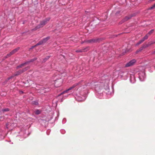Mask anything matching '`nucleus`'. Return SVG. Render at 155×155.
Listing matches in <instances>:
<instances>
[{"label":"nucleus","instance_id":"7ed1b4c3","mask_svg":"<svg viewBox=\"0 0 155 155\" xmlns=\"http://www.w3.org/2000/svg\"><path fill=\"white\" fill-rule=\"evenodd\" d=\"M28 68H29V67H27L25 68H24V69H23L22 70H20L19 71H18L17 72H16L15 73V74L13 76H11L9 78H8V80L10 79L13 77L15 76H18L19 74H20L21 73H22L23 72H24L25 71H26L27 70Z\"/></svg>","mask_w":155,"mask_h":155},{"label":"nucleus","instance_id":"dca6fc26","mask_svg":"<svg viewBox=\"0 0 155 155\" xmlns=\"http://www.w3.org/2000/svg\"><path fill=\"white\" fill-rule=\"evenodd\" d=\"M32 104L34 105H37L38 104V102L37 101H34L32 102Z\"/></svg>","mask_w":155,"mask_h":155},{"label":"nucleus","instance_id":"20e7f679","mask_svg":"<svg viewBox=\"0 0 155 155\" xmlns=\"http://www.w3.org/2000/svg\"><path fill=\"white\" fill-rule=\"evenodd\" d=\"M63 82V80L61 79L56 80L54 82V86L56 87H58L61 85Z\"/></svg>","mask_w":155,"mask_h":155},{"label":"nucleus","instance_id":"a878e982","mask_svg":"<svg viewBox=\"0 0 155 155\" xmlns=\"http://www.w3.org/2000/svg\"><path fill=\"white\" fill-rule=\"evenodd\" d=\"M20 93H23V92L22 91H20Z\"/></svg>","mask_w":155,"mask_h":155},{"label":"nucleus","instance_id":"f3484780","mask_svg":"<svg viewBox=\"0 0 155 155\" xmlns=\"http://www.w3.org/2000/svg\"><path fill=\"white\" fill-rule=\"evenodd\" d=\"M41 112V111L40 110H36L35 112V113L36 114H40Z\"/></svg>","mask_w":155,"mask_h":155},{"label":"nucleus","instance_id":"0eeeda50","mask_svg":"<svg viewBox=\"0 0 155 155\" xmlns=\"http://www.w3.org/2000/svg\"><path fill=\"white\" fill-rule=\"evenodd\" d=\"M136 60L135 59H133L130 61V62L126 64L125 67H127L133 65L136 62Z\"/></svg>","mask_w":155,"mask_h":155},{"label":"nucleus","instance_id":"2eb2a0df","mask_svg":"<svg viewBox=\"0 0 155 155\" xmlns=\"http://www.w3.org/2000/svg\"><path fill=\"white\" fill-rule=\"evenodd\" d=\"M50 38V37L49 36L47 37L46 38L43 39L42 40V41L44 43L46 42Z\"/></svg>","mask_w":155,"mask_h":155},{"label":"nucleus","instance_id":"423d86ee","mask_svg":"<svg viewBox=\"0 0 155 155\" xmlns=\"http://www.w3.org/2000/svg\"><path fill=\"white\" fill-rule=\"evenodd\" d=\"M36 59H37L36 58H35L34 59L31 60L29 61L25 62L24 63H23L17 66V68L18 69L20 68H21V67L24 66L25 65L29 63V62H33V61H35V60H36Z\"/></svg>","mask_w":155,"mask_h":155},{"label":"nucleus","instance_id":"f257e3e1","mask_svg":"<svg viewBox=\"0 0 155 155\" xmlns=\"http://www.w3.org/2000/svg\"><path fill=\"white\" fill-rule=\"evenodd\" d=\"M83 83H84V82L83 81H81L78 83H75L72 86L70 87L68 89L63 91L59 95L63 94L65 93H68L69 91L71 90H72L73 91H77L80 87L82 85H83Z\"/></svg>","mask_w":155,"mask_h":155},{"label":"nucleus","instance_id":"6e6552de","mask_svg":"<svg viewBox=\"0 0 155 155\" xmlns=\"http://www.w3.org/2000/svg\"><path fill=\"white\" fill-rule=\"evenodd\" d=\"M20 48L19 47H18L13 50H12L11 52L9 54H8L7 55V56L6 57V58H8L13 54H14V53L17 52V51H18L19 49Z\"/></svg>","mask_w":155,"mask_h":155},{"label":"nucleus","instance_id":"aec40b11","mask_svg":"<svg viewBox=\"0 0 155 155\" xmlns=\"http://www.w3.org/2000/svg\"><path fill=\"white\" fill-rule=\"evenodd\" d=\"M154 31V29H152L147 34L149 36L151 34H152Z\"/></svg>","mask_w":155,"mask_h":155},{"label":"nucleus","instance_id":"412c9836","mask_svg":"<svg viewBox=\"0 0 155 155\" xmlns=\"http://www.w3.org/2000/svg\"><path fill=\"white\" fill-rule=\"evenodd\" d=\"M9 111V109L8 108H6L4 109H3L2 110V111L3 112H6V111Z\"/></svg>","mask_w":155,"mask_h":155},{"label":"nucleus","instance_id":"b1692460","mask_svg":"<svg viewBox=\"0 0 155 155\" xmlns=\"http://www.w3.org/2000/svg\"><path fill=\"white\" fill-rule=\"evenodd\" d=\"M155 8V3L151 7H150V9H153Z\"/></svg>","mask_w":155,"mask_h":155},{"label":"nucleus","instance_id":"a211bd4d","mask_svg":"<svg viewBox=\"0 0 155 155\" xmlns=\"http://www.w3.org/2000/svg\"><path fill=\"white\" fill-rule=\"evenodd\" d=\"M149 36L147 34L146 35H145V36L142 38L143 40L144 41L148 38Z\"/></svg>","mask_w":155,"mask_h":155},{"label":"nucleus","instance_id":"f8f14e48","mask_svg":"<svg viewBox=\"0 0 155 155\" xmlns=\"http://www.w3.org/2000/svg\"><path fill=\"white\" fill-rule=\"evenodd\" d=\"M44 43L43 42L42 40H41L39 41L37 44H36L35 45L33 46H32V48H35L36 46L41 45L42 44Z\"/></svg>","mask_w":155,"mask_h":155},{"label":"nucleus","instance_id":"4be33fe9","mask_svg":"<svg viewBox=\"0 0 155 155\" xmlns=\"http://www.w3.org/2000/svg\"><path fill=\"white\" fill-rule=\"evenodd\" d=\"M50 56H48L46 57L45 59H44L43 61L45 62V61H46L48 59L50 58Z\"/></svg>","mask_w":155,"mask_h":155},{"label":"nucleus","instance_id":"1a4fd4ad","mask_svg":"<svg viewBox=\"0 0 155 155\" xmlns=\"http://www.w3.org/2000/svg\"><path fill=\"white\" fill-rule=\"evenodd\" d=\"M102 90H103V91L104 92V93L105 94H110V88L108 86H107L105 89Z\"/></svg>","mask_w":155,"mask_h":155},{"label":"nucleus","instance_id":"f03ea898","mask_svg":"<svg viewBox=\"0 0 155 155\" xmlns=\"http://www.w3.org/2000/svg\"><path fill=\"white\" fill-rule=\"evenodd\" d=\"M50 18H48L45 19L44 20L41 21L39 25H37L35 28L32 30V31L36 30L37 29L42 27L47 24V21H49L50 20Z\"/></svg>","mask_w":155,"mask_h":155},{"label":"nucleus","instance_id":"9d476101","mask_svg":"<svg viewBox=\"0 0 155 155\" xmlns=\"http://www.w3.org/2000/svg\"><path fill=\"white\" fill-rule=\"evenodd\" d=\"M89 49L88 47H86L84 48L81 50H78L75 51L76 52H81L87 51Z\"/></svg>","mask_w":155,"mask_h":155},{"label":"nucleus","instance_id":"6ab92c4d","mask_svg":"<svg viewBox=\"0 0 155 155\" xmlns=\"http://www.w3.org/2000/svg\"><path fill=\"white\" fill-rule=\"evenodd\" d=\"M144 41L142 39L140 40L137 43V45H139L141 43H142V42H143Z\"/></svg>","mask_w":155,"mask_h":155},{"label":"nucleus","instance_id":"39448f33","mask_svg":"<svg viewBox=\"0 0 155 155\" xmlns=\"http://www.w3.org/2000/svg\"><path fill=\"white\" fill-rule=\"evenodd\" d=\"M146 75L144 72H141L139 74V78L140 80L141 81H143L146 78Z\"/></svg>","mask_w":155,"mask_h":155},{"label":"nucleus","instance_id":"393cba45","mask_svg":"<svg viewBox=\"0 0 155 155\" xmlns=\"http://www.w3.org/2000/svg\"><path fill=\"white\" fill-rule=\"evenodd\" d=\"M142 48L139 51H137L138 52L140 51L141 50H142Z\"/></svg>","mask_w":155,"mask_h":155},{"label":"nucleus","instance_id":"4468645a","mask_svg":"<svg viewBox=\"0 0 155 155\" xmlns=\"http://www.w3.org/2000/svg\"><path fill=\"white\" fill-rule=\"evenodd\" d=\"M131 16H126L124 19H123L122 21L123 22H124L128 20L129 19H130L131 18Z\"/></svg>","mask_w":155,"mask_h":155},{"label":"nucleus","instance_id":"5701e85b","mask_svg":"<svg viewBox=\"0 0 155 155\" xmlns=\"http://www.w3.org/2000/svg\"><path fill=\"white\" fill-rule=\"evenodd\" d=\"M62 134H64L65 133V131L63 129H62L60 130Z\"/></svg>","mask_w":155,"mask_h":155},{"label":"nucleus","instance_id":"9b49d317","mask_svg":"<svg viewBox=\"0 0 155 155\" xmlns=\"http://www.w3.org/2000/svg\"><path fill=\"white\" fill-rule=\"evenodd\" d=\"M96 40L94 39H91L89 40H86L84 41V42H87V43H91L92 42H94L96 41Z\"/></svg>","mask_w":155,"mask_h":155},{"label":"nucleus","instance_id":"ddd939ff","mask_svg":"<svg viewBox=\"0 0 155 155\" xmlns=\"http://www.w3.org/2000/svg\"><path fill=\"white\" fill-rule=\"evenodd\" d=\"M135 78L134 76H131L130 78V81L131 83H133L135 82Z\"/></svg>","mask_w":155,"mask_h":155}]
</instances>
